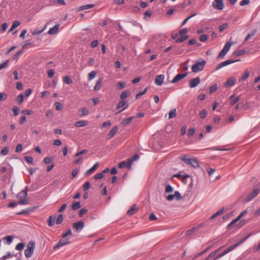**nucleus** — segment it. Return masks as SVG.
<instances>
[{
  "label": "nucleus",
  "mask_w": 260,
  "mask_h": 260,
  "mask_svg": "<svg viewBox=\"0 0 260 260\" xmlns=\"http://www.w3.org/2000/svg\"><path fill=\"white\" fill-rule=\"evenodd\" d=\"M103 176V173H98L94 175V178L95 179H99L102 178Z\"/></svg>",
  "instance_id": "nucleus-62"
},
{
  "label": "nucleus",
  "mask_w": 260,
  "mask_h": 260,
  "mask_svg": "<svg viewBox=\"0 0 260 260\" xmlns=\"http://www.w3.org/2000/svg\"><path fill=\"white\" fill-rule=\"evenodd\" d=\"M25 160L28 163L32 164L33 163V158L31 156H26L24 157Z\"/></svg>",
  "instance_id": "nucleus-63"
},
{
  "label": "nucleus",
  "mask_w": 260,
  "mask_h": 260,
  "mask_svg": "<svg viewBox=\"0 0 260 260\" xmlns=\"http://www.w3.org/2000/svg\"><path fill=\"white\" fill-rule=\"evenodd\" d=\"M196 133V129L194 128H192L189 129L188 132V135L189 136H193Z\"/></svg>",
  "instance_id": "nucleus-64"
},
{
  "label": "nucleus",
  "mask_w": 260,
  "mask_h": 260,
  "mask_svg": "<svg viewBox=\"0 0 260 260\" xmlns=\"http://www.w3.org/2000/svg\"><path fill=\"white\" fill-rule=\"evenodd\" d=\"M3 239L5 240L8 244H10L12 242L13 237L12 236H8L4 238Z\"/></svg>",
  "instance_id": "nucleus-39"
},
{
  "label": "nucleus",
  "mask_w": 260,
  "mask_h": 260,
  "mask_svg": "<svg viewBox=\"0 0 260 260\" xmlns=\"http://www.w3.org/2000/svg\"><path fill=\"white\" fill-rule=\"evenodd\" d=\"M207 112L206 110H202L200 113V117L201 118H204L206 117Z\"/></svg>",
  "instance_id": "nucleus-49"
},
{
  "label": "nucleus",
  "mask_w": 260,
  "mask_h": 260,
  "mask_svg": "<svg viewBox=\"0 0 260 260\" xmlns=\"http://www.w3.org/2000/svg\"><path fill=\"white\" fill-rule=\"evenodd\" d=\"M88 122L85 120H80L75 123V126L78 127H83L86 126Z\"/></svg>",
  "instance_id": "nucleus-22"
},
{
  "label": "nucleus",
  "mask_w": 260,
  "mask_h": 260,
  "mask_svg": "<svg viewBox=\"0 0 260 260\" xmlns=\"http://www.w3.org/2000/svg\"><path fill=\"white\" fill-rule=\"evenodd\" d=\"M72 233L70 229H68L67 232L62 234V238L54 246V249H57L61 246H64L70 243V239L67 238L68 236H71Z\"/></svg>",
  "instance_id": "nucleus-1"
},
{
  "label": "nucleus",
  "mask_w": 260,
  "mask_h": 260,
  "mask_svg": "<svg viewBox=\"0 0 260 260\" xmlns=\"http://www.w3.org/2000/svg\"><path fill=\"white\" fill-rule=\"evenodd\" d=\"M102 82V79L100 78L96 82L94 87V90L95 91H98L100 90L101 88V85Z\"/></svg>",
  "instance_id": "nucleus-29"
},
{
  "label": "nucleus",
  "mask_w": 260,
  "mask_h": 260,
  "mask_svg": "<svg viewBox=\"0 0 260 260\" xmlns=\"http://www.w3.org/2000/svg\"><path fill=\"white\" fill-rule=\"evenodd\" d=\"M212 6L217 10L221 11L224 8V3L223 0H214L212 2Z\"/></svg>",
  "instance_id": "nucleus-6"
},
{
  "label": "nucleus",
  "mask_w": 260,
  "mask_h": 260,
  "mask_svg": "<svg viewBox=\"0 0 260 260\" xmlns=\"http://www.w3.org/2000/svg\"><path fill=\"white\" fill-rule=\"evenodd\" d=\"M96 75V71H92L91 72H90L88 75V78L89 80H91L93 78H95V77Z\"/></svg>",
  "instance_id": "nucleus-36"
},
{
  "label": "nucleus",
  "mask_w": 260,
  "mask_h": 260,
  "mask_svg": "<svg viewBox=\"0 0 260 260\" xmlns=\"http://www.w3.org/2000/svg\"><path fill=\"white\" fill-rule=\"evenodd\" d=\"M228 26V23H224L223 24H222L219 27V31L220 32H222L225 29H226Z\"/></svg>",
  "instance_id": "nucleus-53"
},
{
  "label": "nucleus",
  "mask_w": 260,
  "mask_h": 260,
  "mask_svg": "<svg viewBox=\"0 0 260 260\" xmlns=\"http://www.w3.org/2000/svg\"><path fill=\"white\" fill-rule=\"evenodd\" d=\"M217 89V86L216 84H214L212 86H211L210 88L209 92L210 93H213V92L215 91Z\"/></svg>",
  "instance_id": "nucleus-57"
},
{
  "label": "nucleus",
  "mask_w": 260,
  "mask_h": 260,
  "mask_svg": "<svg viewBox=\"0 0 260 260\" xmlns=\"http://www.w3.org/2000/svg\"><path fill=\"white\" fill-rule=\"evenodd\" d=\"M23 50H20L19 51L17 52L14 56H13V59L14 60H18L19 56L22 53Z\"/></svg>",
  "instance_id": "nucleus-51"
},
{
  "label": "nucleus",
  "mask_w": 260,
  "mask_h": 260,
  "mask_svg": "<svg viewBox=\"0 0 260 260\" xmlns=\"http://www.w3.org/2000/svg\"><path fill=\"white\" fill-rule=\"evenodd\" d=\"M125 105V106L124 107V108L123 109H122L120 110V111H119L118 112H116V114H117L121 113L124 110L127 108V107L128 106V104L126 103V102L125 101L121 100V101L119 102V103L117 105V108L119 109L120 108H122V107L124 106Z\"/></svg>",
  "instance_id": "nucleus-10"
},
{
  "label": "nucleus",
  "mask_w": 260,
  "mask_h": 260,
  "mask_svg": "<svg viewBox=\"0 0 260 260\" xmlns=\"http://www.w3.org/2000/svg\"><path fill=\"white\" fill-rule=\"evenodd\" d=\"M73 226L75 229L77 233L81 232L84 227V223L82 221H79L73 224Z\"/></svg>",
  "instance_id": "nucleus-9"
},
{
  "label": "nucleus",
  "mask_w": 260,
  "mask_h": 260,
  "mask_svg": "<svg viewBox=\"0 0 260 260\" xmlns=\"http://www.w3.org/2000/svg\"><path fill=\"white\" fill-rule=\"evenodd\" d=\"M54 106L56 110L60 111L62 109L63 106L59 102H55L54 104Z\"/></svg>",
  "instance_id": "nucleus-45"
},
{
  "label": "nucleus",
  "mask_w": 260,
  "mask_h": 260,
  "mask_svg": "<svg viewBox=\"0 0 260 260\" xmlns=\"http://www.w3.org/2000/svg\"><path fill=\"white\" fill-rule=\"evenodd\" d=\"M55 219V216L51 215L49 216L48 220V224L49 226H52L54 225Z\"/></svg>",
  "instance_id": "nucleus-30"
},
{
  "label": "nucleus",
  "mask_w": 260,
  "mask_h": 260,
  "mask_svg": "<svg viewBox=\"0 0 260 260\" xmlns=\"http://www.w3.org/2000/svg\"><path fill=\"white\" fill-rule=\"evenodd\" d=\"M249 76V72L248 70H245L244 71L243 75L242 77L239 79V82H242L243 81L245 80Z\"/></svg>",
  "instance_id": "nucleus-24"
},
{
  "label": "nucleus",
  "mask_w": 260,
  "mask_h": 260,
  "mask_svg": "<svg viewBox=\"0 0 260 260\" xmlns=\"http://www.w3.org/2000/svg\"><path fill=\"white\" fill-rule=\"evenodd\" d=\"M99 166V163L96 162L90 169L86 171L85 173V175L88 176L92 174L96 171Z\"/></svg>",
  "instance_id": "nucleus-15"
},
{
  "label": "nucleus",
  "mask_w": 260,
  "mask_h": 260,
  "mask_svg": "<svg viewBox=\"0 0 260 260\" xmlns=\"http://www.w3.org/2000/svg\"><path fill=\"white\" fill-rule=\"evenodd\" d=\"M21 23L19 21H14L12 25L13 28H15L20 25Z\"/></svg>",
  "instance_id": "nucleus-58"
},
{
  "label": "nucleus",
  "mask_w": 260,
  "mask_h": 260,
  "mask_svg": "<svg viewBox=\"0 0 260 260\" xmlns=\"http://www.w3.org/2000/svg\"><path fill=\"white\" fill-rule=\"evenodd\" d=\"M253 235V233H250L249 234H248L246 236L243 238L242 239H241L238 243L236 244L237 246H238L243 242H244L248 238H249L251 236Z\"/></svg>",
  "instance_id": "nucleus-27"
},
{
  "label": "nucleus",
  "mask_w": 260,
  "mask_h": 260,
  "mask_svg": "<svg viewBox=\"0 0 260 260\" xmlns=\"http://www.w3.org/2000/svg\"><path fill=\"white\" fill-rule=\"evenodd\" d=\"M134 116H132L123 119L121 122V125L123 127L126 126L131 123V122L134 119Z\"/></svg>",
  "instance_id": "nucleus-18"
},
{
  "label": "nucleus",
  "mask_w": 260,
  "mask_h": 260,
  "mask_svg": "<svg viewBox=\"0 0 260 260\" xmlns=\"http://www.w3.org/2000/svg\"><path fill=\"white\" fill-rule=\"evenodd\" d=\"M259 192V189L258 188H255L254 189L253 191H252L249 196L247 197L246 201L247 202L250 201L253 199H254L255 197L257 196V195L258 194Z\"/></svg>",
  "instance_id": "nucleus-14"
},
{
  "label": "nucleus",
  "mask_w": 260,
  "mask_h": 260,
  "mask_svg": "<svg viewBox=\"0 0 260 260\" xmlns=\"http://www.w3.org/2000/svg\"><path fill=\"white\" fill-rule=\"evenodd\" d=\"M197 229H198L197 228H191V229H189L188 231H187L185 234L187 236L190 235L192 233H193Z\"/></svg>",
  "instance_id": "nucleus-52"
},
{
  "label": "nucleus",
  "mask_w": 260,
  "mask_h": 260,
  "mask_svg": "<svg viewBox=\"0 0 260 260\" xmlns=\"http://www.w3.org/2000/svg\"><path fill=\"white\" fill-rule=\"evenodd\" d=\"M187 72L182 74H178L174 78V79L172 80L171 82L173 83H176L179 81H180L184 78L186 77L187 76Z\"/></svg>",
  "instance_id": "nucleus-11"
},
{
  "label": "nucleus",
  "mask_w": 260,
  "mask_h": 260,
  "mask_svg": "<svg viewBox=\"0 0 260 260\" xmlns=\"http://www.w3.org/2000/svg\"><path fill=\"white\" fill-rule=\"evenodd\" d=\"M81 207L80 202H76L74 203L72 205V209L74 210H76L80 208Z\"/></svg>",
  "instance_id": "nucleus-35"
},
{
  "label": "nucleus",
  "mask_w": 260,
  "mask_h": 260,
  "mask_svg": "<svg viewBox=\"0 0 260 260\" xmlns=\"http://www.w3.org/2000/svg\"><path fill=\"white\" fill-rule=\"evenodd\" d=\"M147 87H146L142 91L137 94L136 95V100L139 99L141 95L145 94L146 91H147Z\"/></svg>",
  "instance_id": "nucleus-42"
},
{
  "label": "nucleus",
  "mask_w": 260,
  "mask_h": 260,
  "mask_svg": "<svg viewBox=\"0 0 260 260\" xmlns=\"http://www.w3.org/2000/svg\"><path fill=\"white\" fill-rule=\"evenodd\" d=\"M78 113L80 116H85L88 114V110L85 107H83L79 110Z\"/></svg>",
  "instance_id": "nucleus-23"
},
{
  "label": "nucleus",
  "mask_w": 260,
  "mask_h": 260,
  "mask_svg": "<svg viewBox=\"0 0 260 260\" xmlns=\"http://www.w3.org/2000/svg\"><path fill=\"white\" fill-rule=\"evenodd\" d=\"M24 99V96L22 94H19L16 98V101L18 102L19 104H21Z\"/></svg>",
  "instance_id": "nucleus-44"
},
{
  "label": "nucleus",
  "mask_w": 260,
  "mask_h": 260,
  "mask_svg": "<svg viewBox=\"0 0 260 260\" xmlns=\"http://www.w3.org/2000/svg\"><path fill=\"white\" fill-rule=\"evenodd\" d=\"M63 81L68 84H71L73 82L72 80L68 76L64 77Z\"/></svg>",
  "instance_id": "nucleus-43"
},
{
  "label": "nucleus",
  "mask_w": 260,
  "mask_h": 260,
  "mask_svg": "<svg viewBox=\"0 0 260 260\" xmlns=\"http://www.w3.org/2000/svg\"><path fill=\"white\" fill-rule=\"evenodd\" d=\"M125 87V83L124 82H119V83H117V87L118 88V89H123Z\"/></svg>",
  "instance_id": "nucleus-60"
},
{
  "label": "nucleus",
  "mask_w": 260,
  "mask_h": 260,
  "mask_svg": "<svg viewBox=\"0 0 260 260\" xmlns=\"http://www.w3.org/2000/svg\"><path fill=\"white\" fill-rule=\"evenodd\" d=\"M94 7V5L93 4H88L85 5H83L78 8V11H81L86 9H91Z\"/></svg>",
  "instance_id": "nucleus-25"
},
{
  "label": "nucleus",
  "mask_w": 260,
  "mask_h": 260,
  "mask_svg": "<svg viewBox=\"0 0 260 260\" xmlns=\"http://www.w3.org/2000/svg\"><path fill=\"white\" fill-rule=\"evenodd\" d=\"M173 187L171 185H168L166 186V189H165L166 192H167V193L171 192L173 191Z\"/></svg>",
  "instance_id": "nucleus-59"
},
{
  "label": "nucleus",
  "mask_w": 260,
  "mask_h": 260,
  "mask_svg": "<svg viewBox=\"0 0 260 260\" xmlns=\"http://www.w3.org/2000/svg\"><path fill=\"white\" fill-rule=\"evenodd\" d=\"M151 15V12L149 11H146L144 13V18L147 20Z\"/></svg>",
  "instance_id": "nucleus-61"
},
{
  "label": "nucleus",
  "mask_w": 260,
  "mask_h": 260,
  "mask_svg": "<svg viewBox=\"0 0 260 260\" xmlns=\"http://www.w3.org/2000/svg\"><path fill=\"white\" fill-rule=\"evenodd\" d=\"M90 184L88 181H86L83 184L84 190L86 191L90 188Z\"/></svg>",
  "instance_id": "nucleus-55"
},
{
  "label": "nucleus",
  "mask_w": 260,
  "mask_h": 260,
  "mask_svg": "<svg viewBox=\"0 0 260 260\" xmlns=\"http://www.w3.org/2000/svg\"><path fill=\"white\" fill-rule=\"evenodd\" d=\"M236 79H235V78L233 77H231L227 80L226 82V86L232 87L234 85Z\"/></svg>",
  "instance_id": "nucleus-21"
},
{
  "label": "nucleus",
  "mask_w": 260,
  "mask_h": 260,
  "mask_svg": "<svg viewBox=\"0 0 260 260\" xmlns=\"http://www.w3.org/2000/svg\"><path fill=\"white\" fill-rule=\"evenodd\" d=\"M221 248V247L219 248V249H217L216 250L211 252L208 255V256L205 258V260H209L211 258L214 257L215 256V255L217 254V253L220 250V249Z\"/></svg>",
  "instance_id": "nucleus-33"
},
{
  "label": "nucleus",
  "mask_w": 260,
  "mask_h": 260,
  "mask_svg": "<svg viewBox=\"0 0 260 260\" xmlns=\"http://www.w3.org/2000/svg\"><path fill=\"white\" fill-rule=\"evenodd\" d=\"M59 24H56L54 27L50 28L48 31L49 35H54L58 32Z\"/></svg>",
  "instance_id": "nucleus-17"
},
{
  "label": "nucleus",
  "mask_w": 260,
  "mask_h": 260,
  "mask_svg": "<svg viewBox=\"0 0 260 260\" xmlns=\"http://www.w3.org/2000/svg\"><path fill=\"white\" fill-rule=\"evenodd\" d=\"M179 158L186 164L194 168H199L200 167L199 161L195 158H188L187 155H183L180 156Z\"/></svg>",
  "instance_id": "nucleus-2"
},
{
  "label": "nucleus",
  "mask_w": 260,
  "mask_h": 260,
  "mask_svg": "<svg viewBox=\"0 0 260 260\" xmlns=\"http://www.w3.org/2000/svg\"><path fill=\"white\" fill-rule=\"evenodd\" d=\"M176 116V109L175 108L173 109L169 113V119H172L174 118Z\"/></svg>",
  "instance_id": "nucleus-32"
},
{
  "label": "nucleus",
  "mask_w": 260,
  "mask_h": 260,
  "mask_svg": "<svg viewBox=\"0 0 260 260\" xmlns=\"http://www.w3.org/2000/svg\"><path fill=\"white\" fill-rule=\"evenodd\" d=\"M239 218L237 217L236 218L232 220V221L229 224L228 228L229 229H232L234 228L235 224L239 220Z\"/></svg>",
  "instance_id": "nucleus-34"
},
{
  "label": "nucleus",
  "mask_w": 260,
  "mask_h": 260,
  "mask_svg": "<svg viewBox=\"0 0 260 260\" xmlns=\"http://www.w3.org/2000/svg\"><path fill=\"white\" fill-rule=\"evenodd\" d=\"M165 76L163 75H157L155 79V83L157 85H161L164 81Z\"/></svg>",
  "instance_id": "nucleus-16"
},
{
  "label": "nucleus",
  "mask_w": 260,
  "mask_h": 260,
  "mask_svg": "<svg viewBox=\"0 0 260 260\" xmlns=\"http://www.w3.org/2000/svg\"><path fill=\"white\" fill-rule=\"evenodd\" d=\"M236 61V60H231V59H229V60L224 61L217 65V66L216 68V70H218L220 69H221V68L226 66L228 65H229V64H230L232 63H234Z\"/></svg>",
  "instance_id": "nucleus-13"
},
{
  "label": "nucleus",
  "mask_w": 260,
  "mask_h": 260,
  "mask_svg": "<svg viewBox=\"0 0 260 260\" xmlns=\"http://www.w3.org/2000/svg\"><path fill=\"white\" fill-rule=\"evenodd\" d=\"M35 248V243L33 241H30L24 250V255L26 258L30 257L34 252Z\"/></svg>",
  "instance_id": "nucleus-4"
},
{
  "label": "nucleus",
  "mask_w": 260,
  "mask_h": 260,
  "mask_svg": "<svg viewBox=\"0 0 260 260\" xmlns=\"http://www.w3.org/2000/svg\"><path fill=\"white\" fill-rule=\"evenodd\" d=\"M53 160V158L50 157H46L44 159V162L46 164H49Z\"/></svg>",
  "instance_id": "nucleus-54"
},
{
  "label": "nucleus",
  "mask_w": 260,
  "mask_h": 260,
  "mask_svg": "<svg viewBox=\"0 0 260 260\" xmlns=\"http://www.w3.org/2000/svg\"><path fill=\"white\" fill-rule=\"evenodd\" d=\"M139 158V155L137 154H134L131 158L126 160V165L128 169H131L132 165L135 160H137Z\"/></svg>",
  "instance_id": "nucleus-8"
},
{
  "label": "nucleus",
  "mask_w": 260,
  "mask_h": 260,
  "mask_svg": "<svg viewBox=\"0 0 260 260\" xmlns=\"http://www.w3.org/2000/svg\"><path fill=\"white\" fill-rule=\"evenodd\" d=\"M237 245L235 244L233 245H232L230 247H229L227 249L225 250L224 251V252L225 253V254H226L227 253H228L229 252H231V251H232L233 250H234L236 247H237Z\"/></svg>",
  "instance_id": "nucleus-40"
},
{
  "label": "nucleus",
  "mask_w": 260,
  "mask_h": 260,
  "mask_svg": "<svg viewBox=\"0 0 260 260\" xmlns=\"http://www.w3.org/2000/svg\"><path fill=\"white\" fill-rule=\"evenodd\" d=\"M137 212V206L134 204L127 211V214L128 215H133Z\"/></svg>",
  "instance_id": "nucleus-20"
},
{
  "label": "nucleus",
  "mask_w": 260,
  "mask_h": 260,
  "mask_svg": "<svg viewBox=\"0 0 260 260\" xmlns=\"http://www.w3.org/2000/svg\"><path fill=\"white\" fill-rule=\"evenodd\" d=\"M8 62H9V60H7L6 61H5L4 62L0 64V70H2L3 69L6 68L8 66Z\"/></svg>",
  "instance_id": "nucleus-50"
},
{
  "label": "nucleus",
  "mask_w": 260,
  "mask_h": 260,
  "mask_svg": "<svg viewBox=\"0 0 260 260\" xmlns=\"http://www.w3.org/2000/svg\"><path fill=\"white\" fill-rule=\"evenodd\" d=\"M9 152V149L8 147H4L1 151L0 154L2 155H6Z\"/></svg>",
  "instance_id": "nucleus-47"
},
{
  "label": "nucleus",
  "mask_w": 260,
  "mask_h": 260,
  "mask_svg": "<svg viewBox=\"0 0 260 260\" xmlns=\"http://www.w3.org/2000/svg\"><path fill=\"white\" fill-rule=\"evenodd\" d=\"M175 199L177 201L182 199L181 195L178 191H176L174 194H169L166 197V199L169 201H172Z\"/></svg>",
  "instance_id": "nucleus-7"
},
{
  "label": "nucleus",
  "mask_w": 260,
  "mask_h": 260,
  "mask_svg": "<svg viewBox=\"0 0 260 260\" xmlns=\"http://www.w3.org/2000/svg\"><path fill=\"white\" fill-rule=\"evenodd\" d=\"M200 82V78L197 77L193 79H191L189 82V86L190 88H194L197 86Z\"/></svg>",
  "instance_id": "nucleus-12"
},
{
  "label": "nucleus",
  "mask_w": 260,
  "mask_h": 260,
  "mask_svg": "<svg viewBox=\"0 0 260 260\" xmlns=\"http://www.w3.org/2000/svg\"><path fill=\"white\" fill-rule=\"evenodd\" d=\"M63 220V217L62 214H59L58 215L57 219H56V224H59L62 223Z\"/></svg>",
  "instance_id": "nucleus-48"
},
{
  "label": "nucleus",
  "mask_w": 260,
  "mask_h": 260,
  "mask_svg": "<svg viewBox=\"0 0 260 260\" xmlns=\"http://www.w3.org/2000/svg\"><path fill=\"white\" fill-rule=\"evenodd\" d=\"M230 99H232V100L231 102V105L233 106L239 101V100H240V97L237 96L235 98V95L232 94V95H231Z\"/></svg>",
  "instance_id": "nucleus-26"
},
{
  "label": "nucleus",
  "mask_w": 260,
  "mask_h": 260,
  "mask_svg": "<svg viewBox=\"0 0 260 260\" xmlns=\"http://www.w3.org/2000/svg\"><path fill=\"white\" fill-rule=\"evenodd\" d=\"M27 196V187L26 186L25 189L22 190L17 194L16 198L19 200L18 204L20 205L27 204V200L26 199Z\"/></svg>",
  "instance_id": "nucleus-3"
},
{
  "label": "nucleus",
  "mask_w": 260,
  "mask_h": 260,
  "mask_svg": "<svg viewBox=\"0 0 260 260\" xmlns=\"http://www.w3.org/2000/svg\"><path fill=\"white\" fill-rule=\"evenodd\" d=\"M25 247V244L23 243H18L15 247V249L17 250L21 251Z\"/></svg>",
  "instance_id": "nucleus-37"
},
{
  "label": "nucleus",
  "mask_w": 260,
  "mask_h": 260,
  "mask_svg": "<svg viewBox=\"0 0 260 260\" xmlns=\"http://www.w3.org/2000/svg\"><path fill=\"white\" fill-rule=\"evenodd\" d=\"M188 38V36H184L183 37H180L178 39H177L175 41V42L177 43H181L184 41H185L186 40H187V39Z\"/></svg>",
  "instance_id": "nucleus-38"
},
{
  "label": "nucleus",
  "mask_w": 260,
  "mask_h": 260,
  "mask_svg": "<svg viewBox=\"0 0 260 260\" xmlns=\"http://www.w3.org/2000/svg\"><path fill=\"white\" fill-rule=\"evenodd\" d=\"M54 71L52 69H49L47 71V75L49 78H52L54 75Z\"/></svg>",
  "instance_id": "nucleus-56"
},
{
  "label": "nucleus",
  "mask_w": 260,
  "mask_h": 260,
  "mask_svg": "<svg viewBox=\"0 0 260 260\" xmlns=\"http://www.w3.org/2000/svg\"><path fill=\"white\" fill-rule=\"evenodd\" d=\"M237 245L235 244L233 245H232L230 247H229L227 249L225 250L224 251V252L225 253V254H226L227 253H228L229 252H231V251H232L233 250H234L236 247H237Z\"/></svg>",
  "instance_id": "nucleus-41"
},
{
  "label": "nucleus",
  "mask_w": 260,
  "mask_h": 260,
  "mask_svg": "<svg viewBox=\"0 0 260 260\" xmlns=\"http://www.w3.org/2000/svg\"><path fill=\"white\" fill-rule=\"evenodd\" d=\"M118 131L117 126H114L113 128L110 130V132L108 134V139H111L116 134Z\"/></svg>",
  "instance_id": "nucleus-19"
},
{
  "label": "nucleus",
  "mask_w": 260,
  "mask_h": 260,
  "mask_svg": "<svg viewBox=\"0 0 260 260\" xmlns=\"http://www.w3.org/2000/svg\"><path fill=\"white\" fill-rule=\"evenodd\" d=\"M224 208L223 207L222 209H220L219 211L216 212L215 214H213L210 217V219H213L216 218V217H217L218 216L222 214L223 213V211H224Z\"/></svg>",
  "instance_id": "nucleus-28"
},
{
  "label": "nucleus",
  "mask_w": 260,
  "mask_h": 260,
  "mask_svg": "<svg viewBox=\"0 0 260 260\" xmlns=\"http://www.w3.org/2000/svg\"><path fill=\"white\" fill-rule=\"evenodd\" d=\"M129 94V91L128 90H125L121 93L120 98L121 100H124L128 96Z\"/></svg>",
  "instance_id": "nucleus-31"
},
{
  "label": "nucleus",
  "mask_w": 260,
  "mask_h": 260,
  "mask_svg": "<svg viewBox=\"0 0 260 260\" xmlns=\"http://www.w3.org/2000/svg\"><path fill=\"white\" fill-rule=\"evenodd\" d=\"M232 43L230 42H227L224 46L223 47V49L224 50H225L226 52H228V51L230 50L231 46H232Z\"/></svg>",
  "instance_id": "nucleus-46"
},
{
  "label": "nucleus",
  "mask_w": 260,
  "mask_h": 260,
  "mask_svg": "<svg viewBox=\"0 0 260 260\" xmlns=\"http://www.w3.org/2000/svg\"><path fill=\"white\" fill-rule=\"evenodd\" d=\"M206 63V60L203 59L201 61H197L191 67L192 71L194 73H197L202 71Z\"/></svg>",
  "instance_id": "nucleus-5"
}]
</instances>
